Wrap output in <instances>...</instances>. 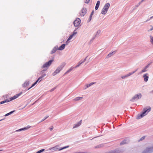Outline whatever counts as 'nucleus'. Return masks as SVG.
<instances>
[{"instance_id": "obj_1", "label": "nucleus", "mask_w": 153, "mask_h": 153, "mask_svg": "<svg viewBox=\"0 0 153 153\" xmlns=\"http://www.w3.org/2000/svg\"><path fill=\"white\" fill-rule=\"evenodd\" d=\"M151 108L149 106L144 108L140 114H138L136 118L137 119H140L143 118L144 116L147 115L151 111Z\"/></svg>"}, {"instance_id": "obj_2", "label": "nucleus", "mask_w": 153, "mask_h": 153, "mask_svg": "<svg viewBox=\"0 0 153 153\" xmlns=\"http://www.w3.org/2000/svg\"><path fill=\"white\" fill-rule=\"evenodd\" d=\"M53 60H51L48 62L45 63L42 65V68L43 69L42 71H46L51 65L53 62Z\"/></svg>"}, {"instance_id": "obj_3", "label": "nucleus", "mask_w": 153, "mask_h": 153, "mask_svg": "<svg viewBox=\"0 0 153 153\" xmlns=\"http://www.w3.org/2000/svg\"><path fill=\"white\" fill-rule=\"evenodd\" d=\"M110 6V4L109 3H107L105 4L102 9L101 13L103 15L106 14Z\"/></svg>"}, {"instance_id": "obj_4", "label": "nucleus", "mask_w": 153, "mask_h": 153, "mask_svg": "<svg viewBox=\"0 0 153 153\" xmlns=\"http://www.w3.org/2000/svg\"><path fill=\"white\" fill-rule=\"evenodd\" d=\"M69 146H64V147H63L59 149L58 148V146H55L54 147H51L49 149V150L50 151H54L56 150H58L59 151L62 150H63L64 149H65L67 148H68L69 147Z\"/></svg>"}, {"instance_id": "obj_5", "label": "nucleus", "mask_w": 153, "mask_h": 153, "mask_svg": "<svg viewBox=\"0 0 153 153\" xmlns=\"http://www.w3.org/2000/svg\"><path fill=\"white\" fill-rule=\"evenodd\" d=\"M64 65H62L57 68L55 71L53 73V76H54L57 74L59 73L62 70Z\"/></svg>"}, {"instance_id": "obj_6", "label": "nucleus", "mask_w": 153, "mask_h": 153, "mask_svg": "<svg viewBox=\"0 0 153 153\" xmlns=\"http://www.w3.org/2000/svg\"><path fill=\"white\" fill-rule=\"evenodd\" d=\"M142 97V94L140 93H138L135 94L132 97L131 100H138L141 98Z\"/></svg>"}, {"instance_id": "obj_7", "label": "nucleus", "mask_w": 153, "mask_h": 153, "mask_svg": "<svg viewBox=\"0 0 153 153\" xmlns=\"http://www.w3.org/2000/svg\"><path fill=\"white\" fill-rule=\"evenodd\" d=\"M80 22V19L79 18H77L74 21V24L75 27H77L79 25Z\"/></svg>"}, {"instance_id": "obj_8", "label": "nucleus", "mask_w": 153, "mask_h": 153, "mask_svg": "<svg viewBox=\"0 0 153 153\" xmlns=\"http://www.w3.org/2000/svg\"><path fill=\"white\" fill-rule=\"evenodd\" d=\"M87 57H86L84 59L81 60L78 63V64L75 67V68H77L80 66L82 63H84L86 60Z\"/></svg>"}, {"instance_id": "obj_9", "label": "nucleus", "mask_w": 153, "mask_h": 153, "mask_svg": "<svg viewBox=\"0 0 153 153\" xmlns=\"http://www.w3.org/2000/svg\"><path fill=\"white\" fill-rule=\"evenodd\" d=\"M22 94V92H21L19 94H17L14 96L13 97H11L10 98V101H11L12 100H14L17 98H18L19 96H20L21 94Z\"/></svg>"}, {"instance_id": "obj_10", "label": "nucleus", "mask_w": 153, "mask_h": 153, "mask_svg": "<svg viewBox=\"0 0 153 153\" xmlns=\"http://www.w3.org/2000/svg\"><path fill=\"white\" fill-rule=\"evenodd\" d=\"M83 98V97L82 96L81 97H77L74 98L73 100L74 101H79L82 100Z\"/></svg>"}, {"instance_id": "obj_11", "label": "nucleus", "mask_w": 153, "mask_h": 153, "mask_svg": "<svg viewBox=\"0 0 153 153\" xmlns=\"http://www.w3.org/2000/svg\"><path fill=\"white\" fill-rule=\"evenodd\" d=\"M86 13V10L85 8H83L81 10L80 13L81 16H84Z\"/></svg>"}, {"instance_id": "obj_12", "label": "nucleus", "mask_w": 153, "mask_h": 153, "mask_svg": "<svg viewBox=\"0 0 153 153\" xmlns=\"http://www.w3.org/2000/svg\"><path fill=\"white\" fill-rule=\"evenodd\" d=\"M31 126H28L24 128H21L17 130L16 131H22V130H27V129H28L29 128H31Z\"/></svg>"}, {"instance_id": "obj_13", "label": "nucleus", "mask_w": 153, "mask_h": 153, "mask_svg": "<svg viewBox=\"0 0 153 153\" xmlns=\"http://www.w3.org/2000/svg\"><path fill=\"white\" fill-rule=\"evenodd\" d=\"M148 74H146L143 75V77L144 78V80L145 82H147L149 79V76H148Z\"/></svg>"}, {"instance_id": "obj_14", "label": "nucleus", "mask_w": 153, "mask_h": 153, "mask_svg": "<svg viewBox=\"0 0 153 153\" xmlns=\"http://www.w3.org/2000/svg\"><path fill=\"white\" fill-rule=\"evenodd\" d=\"M81 124V123L80 122H79L76 124H74L73 127V128L74 129L76 128H77L79 127Z\"/></svg>"}, {"instance_id": "obj_15", "label": "nucleus", "mask_w": 153, "mask_h": 153, "mask_svg": "<svg viewBox=\"0 0 153 153\" xmlns=\"http://www.w3.org/2000/svg\"><path fill=\"white\" fill-rule=\"evenodd\" d=\"M65 46V44H62L61 46H60L59 48H58V50L62 51L63 50Z\"/></svg>"}, {"instance_id": "obj_16", "label": "nucleus", "mask_w": 153, "mask_h": 153, "mask_svg": "<svg viewBox=\"0 0 153 153\" xmlns=\"http://www.w3.org/2000/svg\"><path fill=\"white\" fill-rule=\"evenodd\" d=\"M149 66V65H147L142 70L141 73H142L146 71H147V68Z\"/></svg>"}, {"instance_id": "obj_17", "label": "nucleus", "mask_w": 153, "mask_h": 153, "mask_svg": "<svg viewBox=\"0 0 153 153\" xmlns=\"http://www.w3.org/2000/svg\"><path fill=\"white\" fill-rule=\"evenodd\" d=\"M73 38V37H72V36H71L70 35V36H69V38H68V39L67 41L65 43H66V45H68L69 44V43L70 42V40H71V39H72Z\"/></svg>"}, {"instance_id": "obj_18", "label": "nucleus", "mask_w": 153, "mask_h": 153, "mask_svg": "<svg viewBox=\"0 0 153 153\" xmlns=\"http://www.w3.org/2000/svg\"><path fill=\"white\" fill-rule=\"evenodd\" d=\"M42 80V77H39L37 80L32 85V86H35L39 81V82H40Z\"/></svg>"}, {"instance_id": "obj_19", "label": "nucleus", "mask_w": 153, "mask_h": 153, "mask_svg": "<svg viewBox=\"0 0 153 153\" xmlns=\"http://www.w3.org/2000/svg\"><path fill=\"white\" fill-rule=\"evenodd\" d=\"M153 30V26L152 25H149L148 27L147 31L150 32Z\"/></svg>"}, {"instance_id": "obj_20", "label": "nucleus", "mask_w": 153, "mask_h": 153, "mask_svg": "<svg viewBox=\"0 0 153 153\" xmlns=\"http://www.w3.org/2000/svg\"><path fill=\"white\" fill-rule=\"evenodd\" d=\"M94 84V82H91L89 84H86L85 86V89H86L87 88H88L89 87H90V86H91L93 85Z\"/></svg>"}, {"instance_id": "obj_21", "label": "nucleus", "mask_w": 153, "mask_h": 153, "mask_svg": "<svg viewBox=\"0 0 153 153\" xmlns=\"http://www.w3.org/2000/svg\"><path fill=\"white\" fill-rule=\"evenodd\" d=\"M100 1H98L97 2V3L96 4L95 7V9L96 10H97L98 9L100 4Z\"/></svg>"}, {"instance_id": "obj_22", "label": "nucleus", "mask_w": 153, "mask_h": 153, "mask_svg": "<svg viewBox=\"0 0 153 153\" xmlns=\"http://www.w3.org/2000/svg\"><path fill=\"white\" fill-rule=\"evenodd\" d=\"M29 84V81H26L23 85L22 86L24 87H25L28 86Z\"/></svg>"}, {"instance_id": "obj_23", "label": "nucleus", "mask_w": 153, "mask_h": 153, "mask_svg": "<svg viewBox=\"0 0 153 153\" xmlns=\"http://www.w3.org/2000/svg\"><path fill=\"white\" fill-rule=\"evenodd\" d=\"M56 50H58V47H55L53 50L51 51V53H54L56 51Z\"/></svg>"}, {"instance_id": "obj_24", "label": "nucleus", "mask_w": 153, "mask_h": 153, "mask_svg": "<svg viewBox=\"0 0 153 153\" xmlns=\"http://www.w3.org/2000/svg\"><path fill=\"white\" fill-rule=\"evenodd\" d=\"M101 33V30H98L95 33V36H97L99 35Z\"/></svg>"}, {"instance_id": "obj_25", "label": "nucleus", "mask_w": 153, "mask_h": 153, "mask_svg": "<svg viewBox=\"0 0 153 153\" xmlns=\"http://www.w3.org/2000/svg\"><path fill=\"white\" fill-rule=\"evenodd\" d=\"M14 112H15V111H11L10 112L5 114V115L4 116H5V117L7 116L8 115L12 114H13Z\"/></svg>"}, {"instance_id": "obj_26", "label": "nucleus", "mask_w": 153, "mask_h": 153, "mask_svg": "<svg viewBox=\"0 0 153 153\" xmlns=\"http://www.w3.org/2000/svg\"><path fill=\"white\" fill-rule=\"evenodd\" d=\"M150 42L151 44L153 45V36H150Z\"/></svg>"}, {"instance_id": "obj_27", "label": "nucleus", "mask_w": 153, "mask_h": 153, "mask_svg": "<svg viewBox=\"0 0 153 153\" xmlns=\"http://www.w3.org/2000/svg\"><path fill=\"white\" fill-rule=\"evenodd\" d=\"M115 53V51H114L112 52L109 53L108 55V57H110L113 54H114Z\"/></svg>"}, {"instance_id": "obj_28", "label": "nucleus", "mask_w": 153, "mask_h": 153, "mask_svg": "<svg viewBox=\"0 0 153 153\" xmlns=\"http://www.w3.org/2000/svg\"><path fill=\"white\" fill-rule=\"evenodd\" d=\"M137 71V70H135V71H133L132 72H130V73H129L128 74V75L129 76H131V75H132V74H134V73L136 71Z\"/></svg>"}, {"instance_id": "obj_29", "label": "nucleus", "mask_w": 153, "mask_h": 153, "mask_svg": "<svg viewBox=\"0 0 153 153\" xmlns=\"http://www.w3.org/2000/svg\"><path fill=\"white\" fill-rule=\"evenodd\" d=\"M73 68L72 67H71L66 72V74L70 72L71 70L73 69Z\"/></svg>"}, {"instance_id": "obj_30", "label": "nucleus", "mask_w": 153, "mask_h": 153, "mask_svg": "<svg viewBox=\"0 0 153 153\" xmlns=\"http://www.w3.org/2000/svg\"><path fill=\"white\" fill-rule=\"evenodd\" d=\"M45 150L44 149H42L38 151L36 153H41L45 151Z\"/></svg>"}, {"instance_id": "obj_31", "label": "nucleus", "mask_w": 153, "mask_h": 153, "mask_svg": "<svg viewBox=\"0 0 153 153\" xmlns=\"http://www.w3.org/2000/svg\"><path fill=\"white\" fill-rule=\"evenodd\" d=\"M77 32H76V30H74L73 33H72V34H73L74 36H75L76 35V34H77Z\"/></svg>"}, {"instance_id": "obj_32", "label": "nucleus", "mask_w": 153, "mask_h": 153, "mask_svg": "<svg viewBox=\"0 0 153 153\" xmlns=\"http://www.w3.org/2000/svg\"><path fill=\"white\" fill-rule=\"evenodd\" d=\"M9 101H7L6 100H4V101H3L1 102L0 103L1 104H4L5 102H9Z\"/></svg>"}, {"instance_id": "obj_33", "label": "nucleus", "mask_w": 153, "mask_h": 153, "mask_svg": "<svg viewBox=\"0 0 153 153\" xmlns=\"http://www.w3.org/2000/svg\"><path fill=\"white\" fill-rule=\"evenodd\" d=\"M46 76V74H42L41 76L42 78H43V77H44V76Z\"/></svg>"}, {"instance_id": "obj_34", "label": "nucleus", "mask_w": 153, "mask_h": 153, "mask_svg": "<svg viewBox=\"0 0 153 153\" xmlns=\"http://www.w3.org/2000/svg\"><path fill=\"white\" fill-rule=\"evenodd\" d=\"M90 0H86L85 3H87V4L89 3V2Z\"/></svg>"}, {"instance_id": "obj_35", "label": "nucleus", "mask_w": 153, "mask_h": 153, "mask_svg": "<svg viewBox=\"0 0 153 153\" xmlns=\"http://www.w3.org/2000/svg\"><path fill=\"white\" fill-rule=\"evenodd\" d=\"M125 76L126 78L127 77L129 76L128 74L125 75Z\"/></svg>"}, {"instance_id": "obj_36", "label": "nucleus", "mask_w": 153, "mask_h": 153, "mask_svg": "<svg viewBox=\"0 0 153 153\" xmlns=\"http://www.w3.org/2000/svg\"><path fill=\"white\" fill-rule=\"evenodd\" d=\"M121 77L123 79H124L126 78L125 75L122 76Z\"/></svg>"}, {"instance_id": "obj_37", "label": "nucleus", "mask_w": 153, "mask_h": 153, "mask_svg": "<svg viewBox=\"0 0 153 153\" xmlns=\"http://www.w3.org/2000/svg\"><path fill=\"white\" fill-rule=\"evenodd\" d=\"M53 127L52 126V127H51V128H50V130L51 131L53 129Z\"/></svg>"}, {"instance_id": "obj_38", "label": "nucleus", "mask_w": 153, "mask_h": 153, "mask_svg": "<svg viewBox=\"0 0 153 153\" xmlns=\"http://www.w3.org/2000/svg\"><path fill=\"white\" fill-rule=\"evenodd\" d=\"M54 89H55L54 88H53L51 90V91H54Z\"/></svg>"}, {"instance_id": "obj_39", "label": "nucleus", "mask_w": 153, "mask_h": 153, "mask_svg": "<svg viewBox=\"0 0 153 153\" xmlns=\"http://www.w3.org/2000/svg\"><path fill=\"white\" fill-rule=\"evenodd\" d=\"M74 153H83L82 152H74Z\"/></svg>"}, {"instance_id": "obj_40", "label": "nucleus", "mask_w": 153, "mask_h": 153, "mask_svg": "<svg viewBox=\"0 0 153 153\" xmlns=\"http://www.w3.org/2000/svg\"><path fill=\"white\" fill-rule=\"evenodd\" d=\"M33 86H32H32L30 87V88H29L28 89V90H29L31 88H32V87H33Z\"/></svg>"}, {"instance_id": "obj_41", "label": "nucleus", "mask_w": 153, "mask_h": 153, "mask_svg": "<svg viewBox=\"0 0 153 153\" xmlns=\"http://www.w3.org/2000/svg\"><path fill=\"white\" fill-rule=\"evenodd\" d=\"M71 35V36H72V37H73L74 36V35L73 34H72Z\"/></svg>"}, {"instance_id": "obj_42", "label": "nucleus", "mask_w": 153, "mask_h": 153, "mask_svg": "<svg viewBox=\"0 0 153 153\" xmlns=\"http://www.w3.org/2000/svg\"><path fill=\"white\" fill-rule=\"evenodd\" d=\"M151 92L152 93H153V90L151 91Z\"/></svg>"}, {"instance_id": "obj_43", "label": "nucleus", "mask_w": 153, "mask_h": 153, "mask_svg": "<svg viewBox=\"0 0 153 153\" xmlns=\"http://www.w3.org/2000/svg\"><path fill=\"white\" fill-rule=\"evenodd\" d=\"M153 17V16L151 17L150 18V19H152Z\"/></svg>"}, {"instance_id": "obj_44", "label": "nucleus", "mask_w": 153, "mask_h": 153, "mask_svg": "<svg viewBox=\"0 0 153 153\" xmlns=\"http://www.w3.org/2000/svg\"><path fill=\"white\" fill-rule=\"evenodd\" d=\"M123 143H124V142H122V143H121V144H123Z\"/></svg>"}, {"instance_id": "obj_45", "label": "nucleus", "mask_w": 153, "mask_h": 153, "mask_svg": "<svg viewBox=\"0 0 153 153\" xmlns=\"http://www.w3.org/2000/svg\"><path fill=\"white\" fill-rule=\"evenodd\" d=\"M47 118V117H46L45 119L44 120H43L42 121H43V120H45V119H46Z\"/></svg>"}, {"instance_id": "obj_46", "label": "nucleus", "mask_w": 153, "mask_h": 153, "mask_svg": "<svg viewBox=\"0 0 153 153\" xmlns=\"http://www.w3.org/2000/svg\"><path fill=\"white\" fill-rule=\"evenodd\" d=\"M2 150H2L1 149V150H0V151H2Z\"/></svg>"}]
</instances>
